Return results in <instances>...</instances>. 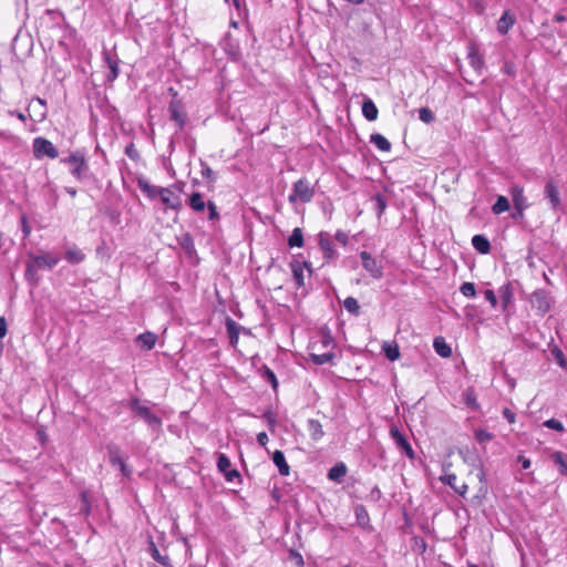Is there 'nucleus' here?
Segmentation results:
<instances>
[{
  "label": "nucleus",
  "instance_id": "nucleus-53",
  "mask_svg": "<svg viewBox=\"0 0 567 567\" xmlns=\"http://www.w3.org/2000/svg\"><path fill=\"white\" fill-rule=\"evenodd\" d=\"M475 439L478 443H485L493 439V434L484 430H477L475 432Z\"/></svg>",
  "mask_w": 567,
  "mask_h": 567
},
{
  "label": "nucleus",
  "instance_id": "nucleus-2",
  "mask_svg": "<svg viewBox=\"0 0 567 567\" xmlns=\"http://www.w3.org/2000/svg\"><path fill=\"white\" fill-rule=\"evenodd\" d=\"M315 196V187L311 185L309 179L300 178L293 183L291 193L288 196L290 204L297 207V204L310 203Z\"/></svg>",
  "mask_w": 567,
  "mask_h": 567
},
{
  "label": "nucleus",
  "instance_id": "nucleus-7",
  "mask_svg": "<svg viewBox=\"0 0 567 567\" xmlns=\"http://www.w3.org/2000/svg\"><path fill=\"white\" fill-rule=\"evenodd\" d=\"M33 155L35 158H42L44 156L49 158H56L59 152L52 142L44 137H35L33 140Z\"/></svg>",
  "mask_w": 567,
  "mask_h": 567
},
{
  "label": "nucleus",
  "instance_id": "nucleus-27",
  "mask_svg": "<svg viewBox=\"0 0 567 567\" xmlns=\"http://www.w3.org/2000/svg\"><path fill=\"white\" fill-rule=\"evenodd\" d=\"M378 109L374 104V102L371 99H365L362 104V114L363 116L372 122L378 118Z\"/></svg>",
  "mask_w": 567,
  "mask_h": 567
},
{
  "label": "nucleus",
  "instance_id": "nucleus-4",
  "mask_svg": "<svg viewBox=\"0 0 567 567\" xmlns=\"http://www.w3.org/2000/svg\"><path fill=\"white\" fill-rule=\"evenodd\" d=\"M61 162L71 166L70 173L78 181H82L89 171L85 157L80 152L72 153L69 157L62 158Z\"/></svg>",
  "mask_w": 567,
  "mask_h": 567
},
{
  "label": "nucleus",
  "instance_id": "nucleus-63",
  "mask_svg": "<svg viewBox=\"0 0 567 567\" xmlns=\"http://www.w3.org/2000/svg\"><path fill=\"white\" fill-rule=\"evenodd\" d=\"M503 415L508 421V423L515 422V419H516L515 413L512 412L509 409H504Z\"/></svg>",
  "mask_w": 567,
  "mask_h": 567
},
{
  "label": "nucleus",
  "instance_id": "nucleus-39",
  "mask_svg": "<svg viewBox=\"0 0 567 567\" xmlns=\"http://www.w3.org/2000/svg\"><path fill=\"white\" fill-rule=\"evenodd\" d=\"M382 350L390 361H395L400 358V350L396 343L391 344L384 342V344L382 346Z\"/></svg>",
  "mask_w": 567,
  "mask_h": 567
},
{
  "label": "nucleus",
  "instance_id": "nucleus-42",
  "mask_svg": "<svg viewBox=\"0 0 567 567\" xmlns=\"http://www.w3.org/2000/svg\"><path fill=\"white\" fill-rule=\"evenodd\" d=\"M411 543H412V549L414 551H416L417 554L422 555L426 551V548H427V545H426V542L420 537V536H413L411 538Z\"/></svg>",
  "mask_w": 567,
  "mask_h": 567
},
{
  "label": "nucleus",
  "instance_id": "nucleus-22",
  "mask_svg": "<svg viewBox=\"0 0 567 567\" xmlns=\"http://www.w3.org/2000/svg\"><path fill=\"white\" fill-rule=\"evenodd\" d=\"M148 553L161 565H163L165 567H169L171 566L169 557L166 556V555L165 556L161 555V553H159V550H158L157 546L155 545V543H154L152 537H150V539H148Z\"/></svg>",
  "mask_w": 567,
  "mask_h": 567
},
{
  "label": "nucleus",
  "instance_id": "nucleus-11",
  "mask_svg": "<svg viewBox=\"0 0 567 567\" xmlns=\"http://www.w3.org/2000/svg\"><path fill=\"white\" fill-rule=\"evenodd\" d=\"M390 435L394 441L396 447L400 449L410 460H413L415 457L411 444L396 426H392L390 429Z\"/></svg>",
  "mask_w": 567,
  "mask_h": 567
},
{
  "label": "nucleus",
  "instance_id": "nucleus-8",
  "mask_svg": "<svg viewBox=\"0 0 567 567\" xmlns=\"http://www.w3.org/2000/svg\"><path fill=\"white\" fill-rule=\"evenodd\" d=\"M181 192H182V189L176 185L162 188V190L159 192V197H161L162 203L164 205H166V207H168V208H172L174 210H179L183 206L182 199L179 196Z\"/></svg>",
  "mask_w": 567,
  "mask_h": 567
},
{
  "label": "nucleus",
  "instance_id": "nucleus-17",
  "mask_svg": "<svg viewBox=\"0 0 567 567\" xmlns=\"http://www.w3.org/2000/svg\"><path fill=\"white\" fill-rule=\"evenodd\" d=\"M440 480L443 484L449 485L460 496L464 497L466 495L468 486L465 483L457 485L455 474H446Z\"/></svg>",
  "mask_w": 567,
  "mask_h": 567
},
{
  "label": "nucleus",
  "instance_id": "nucleus-24",
  "mask_svg": "<svg viewBox=\"0 0 567 567\" xmlns=\"http://www.w3.org/2000/svg\"><path fill=\"white\" fill-rule=\"evenodd\" d=\"M473 247L481 254H488L491 251V243L484 235H475L472 238Z\"/></svg>",
  "mask_w": 567,
  "mask_h": 567
},
{
  "label": "nucleus",
  "instance_id": "nucleus-41",
  "mask_svg": "<svg viewBox=\"0 0 567 567\" xmlns=\"http://www.w3.org/2000/svg\"><path fill=\"white\" fill-rule=\"evenodd\" d=\"M354 514H355L357 522L360 526H367L369 524L370 517H369L368 511L365 509V507L363 505H357L354 507Z\"/></svg>",
  "mask_w": 567,
  "mask_h": 567
},
{
  "label": "nucleus",
  "instance_id": "nucleus-56",
  "mask_svg": "<svg viewBox=\"0 0 567 567\" xmlns=\"http://www.w3.org/2000/svg\"><path fill=\"white\" fill-rule=\"evenodd\" d=\"M264 419L267 422V426H268L269 431L274 432L275 426H276V419H275L274 414L271 412H267L264 414Z\"/></svg>",
  "mask_w": 567,
  "mask_h": 567
},
{
  "label": "nucleus",
  "instance_id": "nucleus-43",
  "mask_svg": "<svg viewBox=\"0 0 567 567\" xmlns=\"http://www.w3.org/2000/svg\"><path fill=\"white\" fill-rule=\"evenodd\" d=\"M38 270H39V267L37 265H34L32 259L29 257V260L27 262V268H25V278L29 281L37 282L38 281V277H37Z\"/></svg>",
  "mask_w": 567,
  "mask_h": 567
},
{
  "label": "nucleus",
  "instance_id": "nucleus-3",
  "mask_svg": "<svg viewBox=\"0 0 567 567\" xmlns=\"http://www.w3.org/2000/svg\"><path fill=\"white\" fill-rule=\"evenodd\" d=\"M130 410L138 417L143 419L153 430H159L162 419L154 414L148 406L142 404L138 398H133L128 403Z\"/></svg>",
  "mask_w": 567,
  "mask_h": 567
},
{
  "label": "nucleus",
  "instance_id": "nucleus-40",
  "mask_svg": "<svg viewBox=\"0 0 567 567\" xmlns=\"http://www.w3.org/2000/svg\"><path fill=\"white\" fill-rule=\"evenodd\" d=\"M511 205L505 196H498L495 204L492 206V212L495 215H499L509 209Z\"/></svg>",
  "mask_w": 567,
  "mask_h": 567
},
{
  "label": "nucleus",
  "instance_id": "nucleus-36",
  "mask_svg": "<svg viewBox=\"0 0 567 567\" xmlns=\"http://www.w3.org/2000/svg\"><path fill=\"white\" fill-rule=\"evenodd\" d=\"M308 431L312 440L319 441L323 436L322 425L318 420H308Z\"/></svg>",
  "mask_w": 567,
  "mask_h": 567
},
{
  "label": "nucleus",
  "instance_id": "nucleus-35",
  "mask_svg": "<svg viewBox=\"0 0 567 567\" xmlns=\"http://www.w3.org/2000/svg\"><path fill=\"white\" fill-rule=\"evenodd\" d=\"M64 258L70 264L75 265V264L82 262L85 258V255L82 252V250H80L78 247L74 246V247L69 248L65 251Z\"/></svg>",
  "mask_w": 567,
  "mask_h": 567
},
{
  "label": "nucleus",
  "instance_id": "nucleus-21",
  "mask_svg": "<svg viewBox=\"0 0 567 567\" xmlns=\"http://www.w3.org/2000/svg\"><path fill=\"white\" fill-rule=\"evenodd\" d=\"M347 472V465L343 462H339L329 470L328 478L332 482L341 483Z\"/></svg>",
  "mask_w": 567,
  "mask_h": 567
},
{
  "label": "nucleus",
  "instance_id": "nucleus-15",
  "mask_svg": "<svg viewBox=\"0 0 567 567\" xmlns=\"http://www.w3.org/2000/svg\"><path fill=\"white\" fill-rule=\"evenodd\" d=\"M231 463L230 460L223 453L218 454L217 458V468L225 475V478L228 482H233L235 477L239 476L237 470H230Z\"/></svg>",
  "mask_w": 567,
  "mask_h": 567
},
{
  "label": "nucleus",
  "instance_id": "nucleus-50",
  "mask_svg": "<svg viewBox=\"0 0 567 567\" xmlns=\"http://www.w3.org/2000/svg\"><path fill=\"white\" fill-rule=\"evenodd\" d=\"M543 425L545 427H547V429L555 430L557 432H564L565 431V427H564L563 423L559 420H556V419L546 420Z\"/></svg>",
  "mask_w": 567,
  "mask_h": 567
},
{
  "label": "nucleus",
  "instance_id": "nucleus-13",
  "mask_svg": "<svg viewBox=\"0 0 567 567\" xmlns=\"http://www.w3.org/2000/svg\"><path fill=\"white\" fill-rule=\"evenodd\" d=\"M292 277L297 285V287H303L305 286V270L307 269L308 274H311L310 265L307 261H298L293 260L290 264Z\"/></svg>",
  "mask_w": 567,
  "mask_h": 567
},
{
  "label": "nucleus",
  "instance_id": "nucleus-16",
  "mask_svg": "<svg viewBox=\"0 0 567 567\" xmlns=\"http://www.w3.org/2000/svg\"><path fill=\"white\" fill-rule=\"evenodd\" d=\"M509 194L514 208H528L529 204L524 195V188L519 185H515L511 188Z\"/></svg>",
  "mask_w": 567,
  "mask_h": 567
},
{
  "label": "nucleus",
  "instance_id": "nucleus-64",
  "mask_svg": "<svg viewBox=\"0 0 567 567\" xmlns=\"http://www.w3.org/2000/svg\"><path fill=\"white\" fill-rule=\"evenodd\" d=\"M517 462L522 464V467L524 470H527V468L530 467V460L525 457V456H523V455H518L517 456Z\"/></svg>",
  "mask_w": 567,
  "mask_h": 567
},
{
  "label": "nucleus",
  "instance_id": "nucleus-32",
  "mask_svg": "<svg viewBox=\"0 0 567 567\" xmlns=\"http://www.w3.org/2000/svg\"><path fill=\"white\" fill-rule=\"evenodd\" d=\"M551 460L558 466L559 473L567 476V454L556 451L551 454Z\"/></svg>",
  "mask_w": 567,
  "mask_h": 567
},
{
  "label": "nucleus",
  "instance_id": "nucleus-5",
  "mask_svg": "<svg viewBox=\"0 0 567 567\" xmlns=\"http://www.w3.org/2000/svg\"><path fill=\"white\" fill-rule=\"evenodd\" d=\"M169 92L173 93V100L171 101L168 106L171 120L177 124L179 130H183L187 120L184 105L182 101L177 99V93L174 92L173 89H169Z\"/></svg>",
  "mask_w": 567,
  "mask_h": 567
},
{
  "label": "nucleus",
  "instance_id": "nucleus-28",
  "mask_svg": "<svg viewBox=\"0 0 567 567\" xmlns=\"http://www.w3.org/2000/svg\"><path fill=\"white\" fill-rule=\"evenodd\" d=\"M303 244H305L303 231L301 228L296 227L292 230V234L288 237L287 245L290 248H295V247L301 248L303 246Z\"/></svg>",
  "mask_w": 567,
  "mask_h": 567
},
{
  "label": "nucleus",
  "instance_id": "nucleus-6",
  "mask_svg": "<svg viewBox=\"0 0 567 567\" xmlns=\"http://www.w3.org/2000/svg\"><path fill=\"white\" fill-rule=\"evenodd\" d=\"M529 302L533 309L537 311V315L545 316L551 306L549 292L544 289L535 290L530 297Z\"/></svg>",
  "mask_w": 567,
  "mask_h": 567
},
{
  "label": "nucleus",
  "instance_id": "nucleus-38",
  "mask_svg": "<svg viewBox=\"0 0 567 567\" xmlns=\"http://www.w3.org/2000/svg\"><path fill=\"white\" fill-rule=\"evenodd\" d=\"M372 202L374 203V209L377 212L378 218H381L384 210L386 209L388 202L383 195L380 193L372 196Z\"/></svg>",
  "mask_w": 567,
  "mask_h": 567
},
{
  "label": "nucleus",
  "instance_id": "nucleus-20",
  "mask_svg": "<svg viewBox=\"0 0 567 567\" xmlns=\"http://www.w3.org/2000/svg\"><path fill=\"white\" fill-rule=\"evenodd\" d=\"M516 18L509 11H505L497 21V31L501 34H506L509 29L514 25Z\"/></svg>",
  "mask_w": 567,
  "mask_h": 567
},
{
  "label": "nucleus",
  "instance_id": "nucleus-60",
  "mask_svg": "<svg viewBox=\"0 0 567 567\" xmlns=\"http://www.w3.org/2000/svg\"><path fill=\"white\" fill-rule=\"evenodd\" d=\"M21 226H22V233H23L24 237H28L30 235V233H31V228H30V226H29V224L27 221L25 216H23L21 218Z\"/></svg>",
  "mask_w": 567,
  "mask_h": 567
},
{
  "label": "nucleus",
  "instance_id": "nucleus-48",
  "mask_svg": "<svg viewBox=\"0 0 567 567\" xmlns=\"http://www.w3.org/2000/svg\"><path fill=\"white\" fill-rule=\"evenodd\" d=\"M125 155L130 157L132 161L137 162L140 161V152L135 147L134 143H130L125 146L124 151Z\"/></svg>",
  "mask_w": 567,
  "mask_h": 567
},
{
  "label": "nucleus",
  "instance_id": "nucleus-54",
  "mask_svg": "<svg viewBox=\"0 0 567 567\" xmlns=\"http://www.w3.org/2000/svg\"><path fill=\"white\" fill-rule=\"evenodd\" d=\"M200 166H202V172H200L202 176L209 181H215V174H214L213 169L204 162H202Z\"/></svg>",
  "mask_w": 567,
  "mask_h": 567
},
{
  "label": "nucleus",
  "instance_id": "nucleus-46",
  "mask_svg": "<svg viewBox=\"0 0 567 567\" xmlns=\"http://www.w3.org/2000/svg\"><path fill=\"white\" fill-rule=\"evenodd\" d=\"M286 559H288L295 567H303L305 563L302 556L293 549L288 550Z\"/></svg>",
  "mask_w": 567,
  "mask_h": 567
},
{
  "label": "nucleus",
  "instance_id": "nucleus-29",
  "mask_svg": "<svg viewBox=\"0 0 567 567\" xmlns=\"http://www.w3.org/2000/svg\"><path fill=\"white\" fill-rule=\"evenodd\" d=\"M138 187L150 198H155V197L159 196V192L163 188V187H159V186L151 185L145 179H140L138 181Z\"/></svg>",
  "mask_w": 567,
  "mask_h": 567
},
{
  "label": "nucleus",
  "instance_id": "nucleus-1",
  "mask_svg": "<svg viewBox=\"0 0 567 567\" xmlns=\"http://www.w3.org/2000/svg\"><path fill=\"white\" fill-rule=\"evenodd\" d=\"M317 338L318 340L311 342V349L313 351L320 349H324L327 351L322 353L311 352V361L318 365L331 362L334 359V353L332 352V349L334 348V339L331 334L330 329L328 327L319 329V331L317 332Z\"/></svg>",
  "mask_w": 567,
  "mask_h": 567
},
{
  "label": "nucleus",
  "instance_id": "nucleus-33",
  "mask_svg": "<svg viewBox=\"0 0 567 567\" xmlns=\"http://www.w3.org/2000/svg\"><path fill=\"white\" fill-rule=\"evenodd\" d=\"M468 60H470V64L471 66L476 71V72H481L484 68V60H483V56L474 49V48H471L470 52H468Z\"/></svg>",
  "mask_w": 567,
  "mask_h": 567
},
{
  "label": "nucleus",
  "instance_id": "nucleus-18",
  "mask_svg": "<svg viewBox=\"0 0 567 567\" xmlns=\"http://www.w3.org/2000/svg\"><path fill=\"white\" fill-rule=\"evenodd\" d=\"M225 326L227 329V333L229 337L230 344L233 347H236L238 343L239 334L241 327L230 317H227L225 320Z\"/></svg>",
  "mask_w": 567,
  "mask_h": 567
},
{
  "label": "nucleus",
  "instance_id": "nucleus-19",
  "mask_svg": "<svg viewBox=\"0 0 567 567\" xmlns=\"http://www.w3.org/2000/svg\"><path fill=\"white\" fill-rule=\"evenodd\" d=\"M103 56H104V62L105 64L107 65L109 70H110V73L107 75V80L109 81H114L117 76H118V73H120V69H118V59L114 55H112L110 52L105 51L103 53Z\"/></svg>",
  "mask_w": 567,
  "mask_h": 567
},
{
  "label": "nucleus",
  "instance_id": "nucleus-45",
  "mask_svg": "<svg viewBox=\"0 0 567 567\" xmlns=\"http://www.w3.org/2000/svg\"><path fill=\"white\" fill-rule=\"evenodd\" d=\"M464 401H465V404L471 408L472 410H478L480 409V404L477 403V400H476V396H475V393L473 390H466L464 392Z\"/></svg>",
  "mask_w": 567,
  "mask_h": 567
},
{
  "label": "nucleus",
  "instance_id": "nucleus-34",
  "mask_svg": "<svg viewBox=\"0 0 567 567\" xmlns=\"http://www.w3.org/2000/svg\"><path fill=\"white\" fill-rule=\"evenodd\" d=\"M268 488L271 492V496L276 503L281 499V477L275 476L269 481Z\"/></svg>",
  "mask_w": 567,
  "mask_h": 567
},
{
  "label": "nucleus",
  "instance_id": "nucleus-58",
  "mask_svg": "<svg viewBox=\"0 0 567 567\" xmlns=\"http://www.w3.org/2000/svg\"><path fill=\"white\" fill-rule=\"evenodd\" d=\"M334 237L341 245L346 246L348 244L349 236L343 230H338Z\"/></svg>",
  "mask_w": 567,
  "mask_h": 567
},
{
  "label": "nucleus",
  "instance_id": "nucleus-30",
  "mask_svg": "<svg viewBox=\"0 0 567 567\" xmlns=\"http://www.w3.org/2000/svg\"><path fill=\"white\" fill-rule=\"evenodd\" d=\"M156 340H157V336L155 333L148 332V331L141 333L137 337V342L141 344L142 348H144L146 350L153 349L155 347Z\"/></svg>",
  "mask_w": 567,
  "mask_h": 567
},
{
  "label": "nucleus",
  "instance_id": "nucleus-14",
  "mask_svg": "<svg viewBox=\"0 0 567 567\" xmlns=\"http://www.w3.org/2000/svg\"><path fill=\"white\" fill-rule=\"evenodd\" d=\"M29 257L32 259L34 265H37L39 267V269H43V268L52 269L60 261V258L56 255H52V254L29 255Z\"/></svg>",
  "mask_w": 567,
  "mask_h": 567
},
{
  "label": "nucleus",
  "instance_id": "nucleus-61",
  "mask_svg": "<svg viewBox=\"0 0 567 567\" xmlns=\"http://www.w3.org/2000/svg\"><path fill=\"white\" fill-rule=\"evenodd\" d=\"M8 332L7 321L3 317H0V339L4 338Z\"/></svg>",
  "mask_w": 567,
  "mask_h": 567
},
{
  "label": "nucleus",
  "instance_id": "nucleus-37",
  "mask_svg": "<svg viewBox=\"0 0 567 567\" xmlns=\"http://www.w3.org/2000/svg\"><path fill=\"white\" fill-rule=\"evenodd\" d=\"M188 205L190 208L197 213L203 212L206 207V203L203 198V195L200 193H194L190 195Z\"/></svg>",
  "mask_w": 567,
  "mask_h": 567
},
{
  "label": "nucleus",
  "instance_id": "nucleus-9",
  "mask_svg": "<svg viewBox=\"0 0 567 567\" xmlns=\"http://www.w3.org/2000/svg\"><path fill=\"white\" fill-rule=\"evenodd\" d=\"M544 195L548 200L551 210L557 212L561 206L560 194L554 179H548L544 186Z\"/></svg>",
  "mask_w": 567,
  "mask_h": 567
},
{
  "label": "nucleus",
  "instance_id": "nucleus-25",
  "mask_svg": "<svg viewBox=\"0 0 567 567\" xmlns=\"http://www.w3.org/2000/svg\"><path fill=\"white\" fill-rule=\"evenodd\" d=\"M433 348L435 352L442 358H450L452 355V349L446 343L443 337H436L433 341Z\"/></svg>",
  "mask_w": 567,
  "mask_h": 567
},
{
  "label": "nucleus",
  "instance_id": "nucleus-49",
  "mask_svg": "<svg viewBox=\"0 0 567 567\" xmlns=\"http://www.w3.org/2000/svg\"><path fill=\"white\" fill-rule=\"evenodd\" d=\"M419 118H420L422 122H424V123L429 124V123H431V122H433V121H434V115H433V112H432L430 109H427V107H421V109L419 110Z\"/></svg>",
  "mask_w": 567,
  "mask_h": 567
},
{
  "label": "nucleus",
  "instance_id": "nucleus-59",
  "mask_svg": "<svg viewBox=\"0 0 567 567\" xmlns=\"http://www.w3.org/2000/svg\"><path fill=\"white\" fill-rule=\"evenodd\" d=\"M382 496V493L378 486H374L370 492V499L373 502H379Z\"/></svg>",
  "mask_w": 567,
  "mask_h": 567
},
{
  "label": "nucleus",
  "instance_id": "nucleus-47",
  "mask_svg": "<svg viewBox=\"0 0 567 567\" xmlns=\"http://www.w3.org/2000/svg\"><path fill=\"white\" fill-rule=\"evenodd\" d=\"M460 291L464 297L473 298L476 295L475 285L473 282H464L460 287Z\"/></svg>",
  "mask_w": 567,
  "mask_h": 567
},
{
  "label": "nucleus",
  "instance_id": "nucleus-26",
  "mask_svg": "<svg viewBox=\"0 0 567 567\" xmlns=\"http://www.w3.org/2000/svg\"><path fill=\"white\" fill-rule=\"evenodd\" d=\"M498 295L502 301V308L503 310H506L514 299V293L511 285L506 284L501 286L498 289Z\"/></svg>",
  "mask_w": 567,
  "mask_h": 567
},
{
  "label": "nucleus",
  "instance_id": "nucleus-52",
  "mask_svg": "<svg viewBox=\"0 0 567 567\" xmlns=\"http://www.w3.org/2000/svg\"><path fill=\"white\" fill-rule=\"evenodd\" d=\"M81 502H82V506H81L80 512L82 514H84L85 516H87L91 512V503H90L89 495L86 492L81 493Z\"/></svg>",
  "mask_w": 567,
  "mask_h": 567
},
{
  "label": "nucleus",
  "instance_id": "nucleus-44",
  "mask_svg": "<svg viewBox=\"0 0 567 567\" xmlns=\"http://www.w3.org/2000/svg\"><path fill=\"white\" fill-rule=\"evenodd\" d=\"M343 307L350 313H352L354 316L359 315L360 306H359V302H358V300L355 298H353V297L346 298V300L343 301Z\"/></svg>",
  "mask_w": 567,
  "mask_h": 567
},
{
  "label": "nucleus",
  "instance_id": "nucleus-12",
  "mask_svg": "<svg viewBox=\"0 0 567 567\" xmlns=\"http://www.w3.org/2000/svg\"><path fill=\"white\" fill-rule=\"evenodd\" d=\"M318 244L323 254L324 259L333 260L338 257V251L336 250L330 235L326 231H320L318 235Z\"/></svg>",
  "mask_w": 567,
  "mask_h": 567
},
{
  "label": "nucleus",
  "instance_id": "nucleus-51",
  "mask_svg": "<svg viewBox=\"0 0 567 567\" xmlns=\"http://www.w3.org/2000/svg\"><path fill=\"white\" fill-rule=\"evenodd\" d=\"M275 465L278 467V472L284 475V452L277 450L272 456Z\"/></svg>",
  "mask_w": 567,
  "mask_h": 567
},
{
  "label": "nucleus",
  "instance_id": "nucleus-10",
  "mask_svg": "<svg viewBox=\"0 0 567 567\" xmlns=\"http://www.w3.org/2000/svg\"><path fill=\"white\" fill-rule=\"evenodd\" d=\"M363 268L374 278L380 279L383 276L382 266L370 252L363 250L360 252Z\"/></svg>",
  "mask_w": 567,
  "mask_h": 567
},
{
  "label": "nucleus",
  "instance_id": "nucleus-23",
  "mask_svg": "<svg viewBox=\"0 0 567 567\" xmlns=\"http://www.w3.org/2000/svg\"><path fill=\"white\" fill-rule=\"evenodd\" d=\"M110 462L112 465H117L124 475H128V471L124 460L120 454V450L116 446L109 449Z\"/></svg>",
  "mask_w": 567,
  "mask_h": 567
},
{
  "label": "nucleus",
  "instance_id": "nucleus-55",
  "mask_svg": "<svg viewBox=\"0 0 567 567\" xmlns=\"http://www.w3.org/2000/svg\"><path fill=\"white\" fill-rule=\"evenodd\" d=\"M485 299L491 303L492 308H496L497 306V298L493 290L487 289L484 291Z\"/></svg>",
  "mask_w": 567,
  "mask_h": 567
},
{
  "label": "nucleus",
  "instance_id": "nucleus-62",
  "mask_svg": "<svg viewBox=\"0 0 567 567\" xmlns=\"http://www.w3.org/2000/svg\"><path fill=\"white\" fill-rule=\"evenodd\" d=\"M526 208H514V212L512 214L513 219H523L525 216Z\"/></svg>",
  "mask_w": 567,
  "mask_h": 567
},
{
  "label": "nucleus",
  "instance_id": "nucleus-31",
  "mask_svg": "<svg viewBox=\"0 0 567 567\" xmlns=\"http://www.w3.org/2000/svg\"><path fill=\"white\" fill-rule=\"evenodd\" d=\"M370 143L378 147L382 152L391 151V143L382 134L374 133L370 136Z\"/></svg>",
  "mask_w": 567,
  "mask_h": 567
},
{
  "label": "nucleus",
  "instance_id": "nucleus-57",
  "mask_svg": "<svg viewBox=\"0 0 567 567\" xmlns=\"http://www.w3.org/2000/svg\"><path fill=\"white\" fill-rule=\"evenodd\" d=\"M207 207H208V212H209L208 219H210V220L218 219L219 214L217 212L216 205L213 202H208Z\"/></svg>",
  "mask_w": 567,
  "mask_h": 567
}]
</instances>
